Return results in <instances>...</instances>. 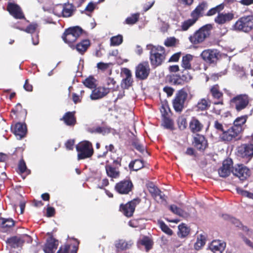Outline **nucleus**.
I'll use <instances>...</instances> for the list:
<instances>
[{
    "label": "nucleus",
    "mask_w": 253,
    "mask_h": 253,
    "mask_svg": "<svg viewBox=\"0 0 253 253\" xmlns=\"http://www.w3.org/2000/svg\"><path fill=\"white\" fill-rule=\"evenodd\" d=\"M190 15L191 17H192L191 18H190V19L194 21L195 23L198 20L200 16H201V15L198 12H197V11H196L195 9L191 13Z\"/></svg>",
    "instance_id": "60"
},
{
    "label": "nucleus",
    "mask_w": 253,
    "mask_h": 253,
    "mask_svg": "<svg viewBox=\"0 0 253 253\" xmlns=\"http://www.w3.org/2000/svg\"><path fill=\"white\" fill-rule=\"evenodd\" d=\"M134 147L140 152H143L145 150V147L138 142H134L133 144Z\"/></svg>",
    "instance_id": "62"
},
{
    "label": "nucleus",
    "mask_w": 253,
    "mask_h": 253,
    "mask_svg": "<svg viewBox=\"0 0 253 253\" xmlns=\"http://www.w3.org/2000/svg\"><path fill=\"white\" fill-rule=\"evenodd\" d=\"M146 49L149 50V59L152 67H158L165 61L167 54L164 47L149 44L146 45Z\"/></svg>",
    "instance_id": "1"
},
{
    "label": "nucleus",
    "mask_w": 253,
    "mask_h": 253,
    "mask_svg": "<svg viewBox=\"0 0 253 253\" xmlns=\"http://www.w3.org/2000/svg\"><path fill=\"white\" fill-rule=\"evenodd\" d=\"M214 126L215 128L217 130V132L219 134V135L220 136V133H221L223 132V131L224 130V128L223 127V125L219 123L218 121H215L214 124Z\"/></svg>",
    "instance_id": "57"
},
{
    "label": "nucleus",
    "mask_w": 253,
    "mask_h": 253,
    "mask_svg": "<svg viewBox=\"0 0 253 253\" xmlns=\"http://www.w3.org/2000/svg\"><path fill=\"white\" fill-rule=\"evenodd\" d=\"M232 168V161L231 159H227L223 161L222 166L219 169V176L223 177L228 176Z\"/></svg>",
    "instance_id": "18"
},
{
    "label": "nucleus",
    "mask_w": 253,
    "mask_h": 253,
    "mask_svg": "<svg viewBox=\"0 0 253 253\" xmlns=\"http://www.w3.org/2000/svg\"><path fill=\"white\" fill-rule=\"evenodd\" d=\"M2 222L1 224V227L4 232H6L9 228H11L14 225V222L11 218H2Z\"/></svg>",
    "instance_id": "36"
},
{
    "label": "nucleus",
    "mask_w": 253,
    "mask_h": 253,
    "mask_svg": "<svg viewBox=\"0 0 253 253\" xmlns=\"http://www.w3.org/2000/svg\"><path fill=\"white\" fill-rule=\"evenodd\" d=\"M239 134L240 133L231 126L227 130L224 129L222 133H220L219 138L223 141H230L236 139Z\"/></svg>",
    "instance_id": "13"
},
{
    "label": "nucleus",
    "mask_w": 253,
    "mask_h": 253,
    "mask_svg": "<svg viewBox=\"0 0 253 253\" xmlns=\"http://www.w3.org/2000/svg\"><path fill=\"white\" fill-rule=\"evenodd\" d=\"M78 160L90 158L93 154L92 144L88 141L80 142L76 145Z\"/></svg>",
    "instance_id": "5"
},
{
    "label": "nucleus",
    "mask_w": 253,
    "mask_h": 253,
    "mask_svg": "<svg viewBox=\"0 0 253 253\" xmlns=\"http://www.w3.org/2000/svg\"><path fill=\"white\" fill-rule=\"evenodd\" d=\"M79 243L77 242V245H74L73 246V250L70 253H77L78 250V245ZM70 249V246L69 245H66L64 246L61 247L59 250L57 252V253H69V250Z\"/></svg>",
    "instance_id": "40"
},
{
    "label": "nucleus",
    "mask_w": 253,
    "mask_h": 253,
    "mask_svg": "<svg viewBox=\"0 0 253 253\" xmlns=\"http://www.w3.org/2000/svg\"><path fill=\"white\" fill-rule=\"evenodd\" d=\"M247 119V116H242L237 118L234 121L233 126H232L240 134L244 129V125L246 123Z\"/></svg>",
    "instance_id": "26"
},
{
    "label": "nucleus",
    "mask_w": 253,
    "mask_h": 253,
    "mask_svg": "<svg viewBox=\"0 0 253 253\" xmlns=\"http://www.w3.org/2000/svg\"><path fill=\"white\" fill-rule=\"evenodd\" d=\"M187 97V93L183 90H180L176 93L173 100V106L176 112H181L182 110Z\"/></svg>",
    "instance_id": "7"
},
{
    "label": "nucleus",
    "mask_w": 253,
    "mask_h": 253,
    "mask_svg": "<svg viewBox=\"0 0 253 253\" xmlns=\"http://www.w3.org/2000/svg\"><path fill=\"white\" fill-rule=\"evenodd\" d=\"M238 155L243 158H249L253 156V144H242L238 148Z\"/></svg>",
    "instance_id": "15"
},
{
    "label": "nucleus",
    "mask_w": 253,
    "mask_h": 253,
    "mask_svg": "<svg viewBox=\"0 0 253 253\" xmlns=\"http://www.w3.org/2000/svg\"><path fill=\"white\" fill-rule=\"evenodd\" d=\"M150 71V67L147 62L140 63L135 68V76L140 80H145L149 75Z\"/></svg>",
    "instance_id": "10"
},
{
    "label": "nucleus",
    "mask_w": 253,
    "mask_h": 253,
    "mask_svg": "<svg viewBox=\"0 0 253 253\" xmlns=\"http://www.w3.org/2000/svg\"><path fill=\"white\" fill-rule=\"evenodd\" d=\"M139 14L136 13L132 14L131 16L127 17L126 20V23L127 24H133L135 23L138 19Z\"/></svg>",
    "instance_id": "50"
},
{
    "label": "nucleus",
    "mask_w": 253,
    "mask_h": 253,
    "mask_svg": "<svg viewBox=\"0 0 253 253\" xmlns=\"http://www.w3.org/2000/svg\"><path fill=\"white\" fill-rule=\"evenodd\" d=\"M251 100V99L248 94H241L231 99L230 105L237 112H240L248 107Z\"/></svg>",
    "instance_id": "3"
},
{
    "label": "nucleus",
    "mask_w": 253,
    "mask_h": 253,
    "mask_svg": "<svg viewBox=\"0 0 253 253\" xmlns=\"http://www.w3.org/2000/svg\"><path fill=\"white\" fill-rule=\"evenodd\" d=\"M123 41V37L121 35H118L112 37L110 39V45L111 46H118Z\"/></svg>",
    "instance_id": "41"
},
{
    "label": "nucleus",
    "mask_w": 253,
    "mask_h": 253,
    "mask_svg": "<svg viewBox=\"0 0 253 253\" xmlns=\"http://www.w3.org/2000/svg\"><path fill=\"white\" fill-rule=\"evenodd\" d=\"M236 31L249 32L253 29V16L249 15L240 18L233 27Z\"/></svg>",
    "instance_id": "4"
},
{
    "label": "nucleus",
    "mask_w": 253,
    "mask_h": 253,
    "mask_svg": "<svg viewBox=\"0 0 253 253\" xmlns=\"http://www.w3.org/2000/svg\"><path fill=\"white\" fill-rule=\"evenodd\" d=\"M58 245V241L50 237L47 240L43 248V251L45 253H54V250L57 249Z\"/></svg>",
    "instance_id": "25"
},
{
    "label": "nucleus",
    "mask_w": 253,
    "mask_h": 253,
    "mask_svg": "<svg viewBox=\"0 0 253 253\" xmlns=\"http://www.w3.org/2000/svg\"><path fill=\"white\" fill-rule=\"evenodd\" d=\"M163 125L166 128H170L173 126V123L169 118L164 117L163 119Z\"/></svg>",
    "instance_id": "58"
},
{
    "label": "nucleus",
    "mask_w": 253,
    "mask_h": 253,
    "mask_svg": "<svg viewBox=\"0 0 253 253\" xmlns=\"http://www.w3.org/2000/svg\"><path fill=\"white\" fill-rule=\"evenodd\" d=\"M219 52L215 49H208L203 51L201 54L202 59L207 63H213L218 59Z\"/></svg>",
    "instance_id": "9"
},
{
    "label": "nucleus",
    "mask_w": 253,
    "mask_h": 253,
    "mask_svg": "<svg viewBox=\"0 0 253 253\" xmlns=\"http://www.w3.org/2000/svg\"><path fill=\"white\" fill-rule=\"evenodd\" d=\"M13 27L16 29L24 31L29 33H33L37 28L38 25L37 24H30L26 29H24V27L20 23L15 24Z\"/></svg>",
    "instance_id": "32"
},
{
    "label": "nucleus",
    "mask_w": 253,
    "mask_h": 253,
    "mask_svg": "<svg viewBox=\"0 0 253 253\" xmlns=\"http://www.w3.org/2000/svg\"><path fill=\"white\" fill-rule=\"evenodd\" d=\"M135 208V202L131 201L125 205H121L120 210L126 216L130 217L134 211Z\"/></svg>",
    "instance_id": "24"
},
{
    "label": "nucleus",
    "mask_w": 253,
    "mask_h": 253,
    "mask_svg": "<svg viewBox=\"0 0 253 253\" xmlns=\"http://www.w3.org/2000/svg\"><path fill=\"white\" fill-rule=\"evenodd\" d=\"M180 55H181L180 52H177V53L174 54L169 59V61L170 62L178 61L180 57Z\"/></svg>",
    "instance_id": "63"
},
{
    "label": "nucleus",
    "mask_w": 253,
    "mask_h": 253,
    "mask_svg": "<svg viewBox=\"0 0 253 253\" xmlns=\"http://www.w3.org/2000/svg\"><path fill=\"white\" fill-rule=\"evenodd\" d=\"M195 146L199 150H204L207 146V141L203 135L197 134L194 137Z\"/></svg>",
    "instance_id": "27"
},
{
    "label": "nucleus",
    "mask_w": 253,
    "mask_h": 253,
    "mask_svg": "<svg viewBox=\"0 0 253 253\" xmlns=\"http://www.w3.org/2000/svg\"><path fill=\"white\" fill-rule=\"evenodd\" d=\"M208 8V4L205 2L200 3L195 9L200 14L202 15L203 12Z\"/></svg>",
    "instance_id": "55"
},
{
    "label": "nucleus",
    "mask_w": 253,
    "mask_h": 253,
    "mask_svg": "<svg viewBox=\"0 0 253 253\" xmlns=\"http://www.w3.org/2000/svg\"><path fill=\"white\" fill-rule=\"evenodd\" d=\"M65 123L68 126L74 125L76 123V119L73 112H68L65 114L63 118Z\"/></svg>",
    "instance_id": "34"
},
{
    "label": "nucleus",
    "mask_w": 253,
    "mask_h": 253,
    "mask_svg": "<svg viewBox=\"0 0 253 253\" xmlns=\"http://www.w3.org/2000/svg\"><path fill=\"white\" fill-rule=\"evenodd\" d=\"M112 65L111 63H105L103 62H99L97 64V67L98 69H100L102 71H105L107 70L110 66V65Z\"/></svg>",
    "instance_id": "59"
},
{
    "label": "nucleus",
    "mask_w": 253,
    "mask_h": 253,
    "mask_svg": "<svg viewBox=\"0 0 253 253\" xmlns=\"http://www.w3.org/2000/svg\"><path fill=\"white\" fill-rule=\"evenodd\" d=\"M203 127V125L196 118H192L190 123L189 127L193 132H197L200 131Z\"/></svg>",
    "instance_id": "29"
},
{
    "label": "nucleus",
    "mask_w": 253,
    "mask_h": 253,
    "mask_svg": "<svg viewBox=\"0 0 253 253\" xmlns=\"http://www.w3.org/2000/svg\"><path fill=\"white\" fill-rule=\"evenodd\" d=\"M147 187L153 197H154V196H155L157 193H159V191H160L153 183H148L147 184Z\"/></svg>",
    "instance_id": "51"
},
{
    "label": "nucleus",
    "mask_w": 253,
    "mask_h": 253,
    "mask_svg": "<svg viewBox=\"0 0 253 253\" xmlns=\"http://www.w3.org/2000/svg\"><path fill=\"white\" fill-rule=\"evenodd\" d=\"M123 73L126 77L123 79L121 86L123 88L128 89L130 86H132L133 82L131 72L129 69L125 68L123 70Z\"/></svg>",
    "instance_id": "22"
},
{
    "label": "nucleus",
    "mask_w": 253,
    "mask_h": 253,
    "mask_svg": "<svg viewBox=\"0 0 253 253\" xmlns=\"http://www.w3.org/2000/svg\"><path fill=\"white\" fill-rule=\"evenodd\" d=\"M18 169L21 173L26 172L28 174L30 173V170L27 169L26 164L23 160L20 161L18 165Z\"/></svg>",
    "instance_id": "54"
},
{
    "label": "nucleus",
    "mask_w": 253,
    "mask_h": 253,
    "mask_svg": "<svg viewBox=\"0 0 253 253\" xmlns=\"http://www.w3.org/2000/svg\"><path fill=\"white\" fill-rule=\"evenodd\" d=\"M73 11V6L71 4H59L56 5L53 9V12L58 16H63L68 17L72 15Z\"/></svg>",
    "instance_id": "8"
},
{
    "label": "nucleus",
    "mask_w": 253,
    "mask_h": 253,
    "mask_svg": "<svg viewBox=\"0 0 253 253\" xmlns=\"http://www.w3.org/2000/svg\"><path fill=\"white\" fill-rule=\"evenodd\" d=\"M83 30L78 26L71 27L67 29L62 38L64 42L71 47L77 39L82 34Z\"/></svg>",
    "instance_id": "6"
},
{
    "label": "nucleus",
    "mask_w": 253,
    "mask_h": 253,
    "mask_svg": "<svg viewBox=\"0 0 253 253\" xmlns=\"http://www.w3.org/2000/svg\"><path fill=\"white\" fill-rule=\"evenodd\" d=\"M143 163L142 160H135L129 164V167L133 170L137 171L143 167Z\"/></svg>",
    "instance_id": "39"
},
{
    "label": "nucleus",
    "mask_w": 253,
    "mask_h": 253,
    "mask_svg": "<svg viewBox=\"0 0 253 253\" xmlns=\"http://www.w3.org/2000/svg\"><path fill=\"white\" fill-rule=\"evenodd\" d=\"M212 29L211 24H206L194 33L189 37L190 42L193 44L203 43L211 35Z\"/></svg>",
    "instance_id": "2"
},
{
    "label": "nucleus",
    "mask_w": 253,
    "mask_h": 253,
    "mask_svg": "<svg viewBox=\"0 0 253 253\" xmlns=\"http://www.w3.org/2000/svg\"><path fill=\"white\" fill-rule=\"evenodd\" d=\"M7 243L13 248H17L20 246L22 243V240L18 237H12L7 240Z\"/></svg>",
    "instance_id": "35"
},
{
    "label": "nucleus",
    "mask_w": 253,
    "mask_h": 253,
    "mask_svg": "<svg viewBox=\"0 0 253 253\" xmlns=\"http://www.w3.org/2000/svg\"><path fill=\"white\" fill-rule=\"evenodd\" d=\"M74 144H75L74 140L70 139V140H68L66 142L65 146H66V148L68 150H72L73 149Z\"/></svg>",
    "instance_id": "64"
},
{
    "label": "nucleus",
    "mask_w": 253,
    "mask_h": 253,
    "mask_svg": "<svg viewBox=\"0 0 253 253\" xmlns=\"http://www.w3.org/2000/svg\"><path fill=\"white\" fill-rule=\"evenodd\" d=\"M206 243V238L203 235H200L198 237L197 240L195 244V249L197 250H199L203 247Z\"/></svg>",
    "instance_id": "43"
},
{
    "label": "nucleus",
    "mask_w": 253,
    "mask_h": 253,
    "mask_svg": "<svg viewBox=\"0 0 253 253\" xmlns=\"http://www.w3.org/2000/svg\"><path fill=\"white\" fill-rule=\"evenodd\" d=\"M194 60V56L187 54L182 57L181 66L184 70L191 69V62Z\"/></svg>",
    "instance_id": "28"
},
{
    "label": "nucleus",
    "mask_w": 253,
    "mask_h": 253,
    "mask_svg": "<svg viewBox=\"0 0 253 253\" xmlns=\"http://www.w3.org/2000/svg\"><path fill=\"white\" fill-rule=\"evenodd\" d=\"M233 173L241 180H244L250 176V171L246 167L243 165H240L235 168L233 170Z\"/></svg>",
    "instance_id": "16"
},
{
    "label": "nucleus",
    "mask_w": 253,
    "mask_h": 253,
    "mask_svg": "<svg viewBox=\"0 0 253 253\" xmlns=\"http://www.w3.org/2000/svg\"><path fill=\"white\" fill-rule=\"evenodd\" d=\"M211 106V101L209 99L201 98L197 102L196 108L197 111H205Z\"/></svg>",
    "instance_id": "30"
},
{
    "label": "nucleus",
    "mask_w": 253,
    "mask_h": 253,
    "mask_svg": "<svg viewBox=\"0 0 253 253\" xmlns=\"http://www.w3.org/2000/svg\"><path fill=\"white\" fill-rule=\"evenodd\" d=\"M89 45V41L85 40L78 43L76 46V48L79 53L82 54L87 50Z\"/></svg>",
    "instance_id": "33"
},
{
    "label": "nucleus",
    "mask_w": 253,
    "mask_h": 253,
    "mask_svg": "<svg viewBox=\"0 0 253 253\" xmlns=\"http://www.w3.org/2000/svg\"><path fill=\"white\" fill-rule=\"evenodd\" d=\"M115 84L116 82L114 79L110 77L106 79V85L107 86V87H106V88L109 89V92L111 89L115 90Z\"/></svg>",
    "instance_id": "49"
},
{
    "label": "nucleus",
    "mask_w": 253,
    "mask_h": 253,
    "mask_svg": "<svg viewBox=\"0 0 253 253\" xmlns=\"http://www.w3.org/2000/svg\"><path fill=\"white\" fill-rule=\"evenodd\" d=\"M106 151L103 152L102 154H99L98 155V158L105 157L107 154L108 151L111 152L110 155V160L113 161V163L114 165H119L121 166L122 158L116 156L114 152L115 147L113 144H110L109 145H106L105 146Z\"/></svg>",
    "instance_id": "11"
},
{
    "label": "nucleus",
    "mask_w": 253,
    "mask_h": 253,
    "mask_svg": "<svg viewBox=\"0 0 253 253\" xmlns=\"http://www.w3.org/2000/svg\"><path fill=\"white\" fill-rule=\"evenodd\" d=\"M195 23L190 19H188L181 22L180 28L182 31H186L188 30L190 27L194 25Z\"/></svg>",
    "instance_id": "42"
},
{
    "label": "nucleus",
    "mask_w": 253,
    "mask_h": 253,
    "mask_svg": "<svg viewBox=\"0 0 253 253\" xmlns=\"http://www.w3.org/2000/svg\"><path fill=\"white\" fill-rule=\"evenodd\" d=\"M237 192L241 195L253 199V193H250L247 191L244 190L242 189L237 187L236 188Z\"/></svg>",
    "instance_id": "53"
},
{
    "label": "nucleus",
    "mask_w": 253,
    "mask_h": 253,
    "mask_svg": "<svg viewBox=\"0 0 253 253\" xmlns=\"http://www.w3.org/2000/svg\"><path fill=\"white\" fill-rule=\"evenodd\" d=\"M132 186V183L130 180H125L117 183L115 189L120 194H126L131 190Z\"/></svg>",
    "instance_id": "12"
},
{
    "label": "nucleus",
    "mask_w": 253,
    "mask_h": 253,
    "mask_svg": "<svg viewBox=\"0 0 253 253\" xmlns=\"http://www.w3.org/2000/svg\"><path fill=\"white\" fill-rule=\"evenodd\" d=\"M12 131L18 139H21L26 134V126L24 124L17 123L12 128Z\"/></svg>",
    "instance_id": "20"
},
{
    "label": "nucleus",
    "mask_w": 253,
    "mask_h": 253,
    "mask_svg": "<svg viewBox=\"0 0 253 253\" xmlns=\"http://www.w3.org/2000/svg\"><path fill=\"white\" fill-rule=\"evenodd\" d=\"M169 209L173 213L180 216L187 217L188 216V213L177 207L176 205H173L170 206Z\"/></svg>",
    "instance_id": "37"
},
{
    "label": "nucleus",
    "mask_w": 253,
    "mask_h": 253,
    "mask_svg": "<svg viewBox=\"0 0 253 253\" xmlns=\"http://www.w3.org/2000/svg\"><path fill=\"white\" fill-rule=\"evenodd\" d=\"M225 247V242L220 240H214L211 243L209 248L214 253H222Z\"/></svg>",
    "instance_id": "23"
},
{
    "label": "nucleus",
    "mask_w": 253,
    "mask_h": 253,
    "mask_svg": "<svg viewBox=\"0 0 253 253\" xmlns=\"http://www.w3.org/2000/svg\"><path fill=\"white\" fill-rule=\"evenodd\" d=\"M210 91L214 98L220 99L222 96V93L219 91V86L217 84L212 86Z\"/></svg>",
    "instance_id": "38"
},
{
    "label": "nucleus",
    "mask_w": 253,
    "mask_h": 253,
    "mask_svg": "<svg viewBox=\"0 0 253 253\" xmlns=\"http://www.w3.org/2000/svg\"><path fill=\"white\" fill-rule=\"evenodd\" d=\"M234 18V14L232 12L219 13L214 18V22L218 24L222 25L230 22Z\"/></svg>",
    "instance_id": "17"
},
{
    "label": "nucleus",
    "mask_w": 253,
    "mask_h": 253,
    "mask_svg": "<svg viewBox=\"0 0 253 253\" xmlns=\"http://www.w3.org/2000/svg\"><path fill=\"white\" fill-rule=\"evenodd\" d=\"M106 163L105 170L107 176L112 179L119 178L120 174L119 168L120 166L114 165L113 163V165H111L109 160H107Z\"/></svg>",
    "instance_id": "14"
},
{
    "label": "nucleus",
    "mask_w": 253,
    "mask_h": 253,
    "mask_svg": "<svg viewBox=\"0 0 253 253\" xmlns=\"http://www.w3.org/2000/svg\"><path fill=\"white\" fill-rule=\"evenodd\" d=\"M7 10L10 14L16 19H24V16L21 8L18 5L13 3H9L7 5Z\"/></svg>",
    "instance_id": "21"
},
{
    "label": "nucleus",
    "mask_w": 253,
    "mask_h": 253,
    "mask_svg": "<svg viewBox=\"0 0 253 253\" xmlns=\"http://www.w3.org/2000/svg\"><path fill=\"white\" fill-rule=\"evenodd\" d=\"M132 244L133 242L131 241H126L124 240H119L116 242L115 247L117 251L119 252L129 249Z\"/></svg>",
    "instance_id": "31"
},
{
    "label": "nucleus",
    "mask_w": 253,
    "mask_h": 253,
    "mask_svg": "<svg viewBox=\"0 0 253 253\" xmlns=\"http://www.w3.org/2000/svg\"><path fill=\"white\" fill-rule=\"evenodd\" d=\"M159 225L162 230L167 234L168 235H171L172 234L173 232L163 221H159Z\"/></svg>",
    "instance_id": "47"
},
{
    "label": "nucleus",
    "mask_w": 253,
    "mask_h": 253,
    "mask_svg": "<svg viewBox=\"0 0 253 253\" xmlns=\"http://www.w3.org/2000/svg\"><path fill=\"white\" fill-rule=\"evenodd\" d=\"M84 90H80V94H78L76 93H72V100L75 104L81 103L82 100V97L84 93Z\"/></svg>",
    "instance_id": "45"
},
{
    "label": "nucleus",
    "mask_w": 253,
    "mask_h": 253,
    "mask_svg": "<svg viewBox=\"0 0 253 253\" xmlns=\"http://www.w3.org/2000/svg\"><path fill=\"white\" fill-rule=\"evenodd\" d=\"M224 8L223 4H219L210 9L207 13V16H212L222 10Z\"/></svg>",
    "instance_id": "46"
},
{
    "label": "nucleus",
    "mask_w": 253,
    "mask_h": 253,
    "mask_svg": "<svg viewBox=\"0 0 253 253\" xmlns=\"http://www.w3.org/2000/svg\"><path fill=\"white\" fill-rule=\"evenodd\" d=\"M178 229L179 230V235L181 237L186 236L189 232V229L184 224H181L178 226Z\"/></svg>",
    "instance_id": "48"
},
{
    "label": "nucleus",
    "mask_w": 253,
    "mask_h": 253,
    "mask_svg": "<svg viewBox=\"0 0 253 253\" xmlns=\"http://www.w3.org/2000/svg\"><path fill=\"white\" fill-rule=\"evenodd\" d=\"M109 93V89L104 87H98L92 91L90 95L91 100H97L106 96Z\"/></svg>",
    "instance_id": "19"
},
{
    "label": "nucleus",
    "mask_w": 253,
    "mask_h": 253,
    "mask_svg": "<svg viewBox=\"0 0 253 253\" xmlns=\"http://www.w3.org/2000/svg\"><path fill=\"white\" fill-rule=\"evenodd\" d=\"M141 244L145 247V248L147 251L149 250L152 246V242L151 240L147 237H143L140 241Z\"/></svg>",
    "instance_id": "44"
},
{
    "label": "nucleus",
    "mask_w": 253,
    "mask_h": 253,
    "mask_svg": "<svg viewBox=\"0 0 253 253\" xmlns=\"http://www.w3.org/2000/svg\"><path fill=\"white\" fill-rule=\"evenodd\" d=\"M84 84L85 86L90 88H92L95 86V80L92 77H89L84 80Z\"/></svg>",
    "instance_id": "52"
},
{
    "label": "nucleus",
    "mask_w": 253,
    "mask_h": 253,
    "mask_svg": "<svg viewBox=\"0 0 253 253\" xmlns=\"http://www.w3.org/2000/svg\"><path fill=\"white\" fill-rule=\"evenodd\" d=\"M176 39L175 38L171 37L168 38L165 42V45L167 46H172L175 44Z\"/></svg>",
    "instance_id": "56"
},
{
    "label": "nucleus",
    "mask_w": 253,
    "mask_h": 253,
    "mask_svg": "<svg viewBox=\"0 0 253 253\" xmlns=\"http://www.w3.org/2000/svg\"><path fill=\"white\" fill-rule=\"evenodd\" d=\"M153 197L158 202H163L165 200L164 196L162 194V192L160 191L155 195Z\"/></svg>",
    "instance_id": "61"
}]
</instances>
